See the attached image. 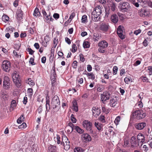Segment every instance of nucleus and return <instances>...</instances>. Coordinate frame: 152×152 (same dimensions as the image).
Returning a JSON list of instances; mask_svg holds the SVG:
<instances>
[{
	"label": "nucleus",
	"instance_id": "obj_5",
	"mask_svg": "<svg viewBox=\"0 0 152 152\" xmlns=\"http://www.w3.org/2000/svg\"><path fill=\"white\" fill-rule=\"evenodd\" d=\"M132 115L135 116L138 119H141L145 118L146 115L142 110H137L134 112L132 114Z\"/></svg>",
	"mask_w": 152,
	"mask_h": 152
},
{
	"label": "nucleus",
	"instance_id": "obj_19",
	"mask_svg": "<svg viewBox=\"0 0 152 152\" xmlns=\"http://www.w3.org/2000/svg\"><path fill=\"white\" fill-rule=\"evenodd\" d=\"M137 139L140 141V143H141V145H142V143L145 142V137L143 134L140 133L137 136Z\"/></svg>",
	"mask_w": 152,
	"mask_h": 152
},
{
	"label": "nucleus",
	"instance_id": "obj_54",
	"mask_svg": "<svg viewBox=\"0 0 152 152\" xmlns=\"http://www.w3.org/2000/svg\"><path fill=\"white\" fill-rule=\"evenodd\" d=\"M27 50L29 52V53L30 55H32L34 53V51L31 48H28Z\"/></svg>",
	"mask_w": 152,
	"mask_h": 152
},
{
	"label": "nucleus",
	"instance_id": "obj_17",
	"mask_svg": "<svg viewBox=\"0 0 152 152\" xmlns=\"http://www.w3.org/2000/svg\"><path fill=\"white\" fill-rule=\"evenodd\" d=\"M101 9V7L100 6L96 7L94 9V10L92 13L93 14L96 15L97 16H99L102 13Z\"/></svg>",
	"mask_w": 152,
	"mask_h": 152
},
{
	"label": "nucleus",
	"instance_id": "obj_28",
	"mask_svg": "<svg viewBox=\"0 0 152 152\" xmlns=\"http://www.w3.org/2000/svg\"><path fill=\"white\" fill-rule=\"evenodd\" d=\"M94 125L98 130L100 131L101 130L102 125L101 123H99L98 122H95Z\"/></svg>",
	"mask_w": 152,
	"mask_h": 152
},
{
	"label": "nucleus",
	"instance_id": "obj_50",
	"mask_svg": "<svg viewBox=\"0 0 152 152\" xmlns=\"http://www.w3.org/2000/svg\"><path fill=\"white\" fill-rule=\"evenodd\" d=\"M118 67L116 66H114L113 69V74L114 75H116L118 71Z\"/></svg>",
	"mask_w": 152,
	"mask_h": 152
},
{
	"label": "nucleus",
	"instance_id": "obj_10",
	"mask_svg": "<svg viewBox=\"0 0 152 152\" xmlns=\"http://www.w3.org/2000/svg\"><path fill=\"white\" fill-rule=\"evenodd\" d=\"M42 12L43 17L47 22L48 23L50 21H53V19L52 18L50 12H49L48 14V15L45 10H42Z\"/></svg>",
	"mask_w": 152,
	"mask_h": 152
},
{
	"label": "nucleus",
	"instance_id": "obj_13",
	"mask_svg": "<svg viewBox=\"0 0 152 152\" xmlns=\"http://www.w3.org/2000/svg\"><path fill=\"white\" fill-rule=\"evenodd\" d=\"M139 15L142 17L149 16V12L144 9H141L139 10L138 12Z\"/></svg>",
	"mask_w": 152,
	"mask_h": 152
},
{
	"label": "nucleus",
	"instance_id": "obj_31",
	"mask_svg": "<svg viewBox=\"0 0 152 152\" xmlns=\"http://www.w3.org/2000/svg\"><path fill=\"white\" fill-rule=\"evenodd\" d=\"M137 1L140 3V5L143 6L144 4H146L148 2V0H137Z\"/></svg>",
	"mask_w": 152,
	"mask_h": 152
},
{
	"label": "nucleus",
	"instance_id": "obj_26",
	"mask_svg": "<svg viewBox=\"0 0 152 152\" xmlns=\"http://www.w3.org/2000/svg\"><path fill=\"white\" fill-rule=\"evenodd\" d=\"M55 63L54 64V66H53L52 69L51 70V77H56V74L55 68Z\"/></svg>",
	"mask_w": 152,
	"mask_h": 152
},
{
	"label": "nucleus",
	"instance_id": "obj_48",
	"mask_svg": "<svg viewBox=\"0 0 152 152\" xmlns=\"http://www.w3.org/2000/svg\"><path fill=\"white\" fill-rule=\"evenodd\" d=\"M120 118L119 116H118L116 117L114 121V122L116 125L118 124V123H119L120 121Z\"/></svg>",
	"mask_w": 152,
	"mask_h": 152
},
{
	"label": "nucleus",
	"instance_id": "obj_22",
	"mask_svg": "<svg viewBox=\"0 0 152 152\" xmlns=\"http://www.w3.org/2000/svg\"><path fill=\"white\" fill-rule=\"evenodd\" d=\"M118 17L116 14H114L111 15V20L115 24L117 23L118 21Z\"/></svg>",
	"mask_w": 152,
	"mask_h": 152
},
{
	"label": "nucleus",
	"instance_id": "obj_51",
	"mask_svg": "<svg viewBox=\"0 0 152 152\" xmlns=\"http://www.w3.org/2000/svg\"><path fill=\"white\" fill-rule=\"evenodd\" d=\"M129 144V141L127 140H124V144L123 145L124 147L128 146V145Z\"/></svg>",
	"mask_w": 152,
	"mask_h": 152
},
{
	"label": "nucleus",
	"instance_id": "obj_56",
	"mask_svg": "<svg viewBox=\"0 0 152 152\" xmlns=\"http://www.w3.org/2000/svg\"><path fill=\"white\" fill-rule=\"evenodd\" d=\"M26 123H23L22 124L19 126V129H22L25 128L26 127Z\"/></svg>",
	"mask_w": 152,
	"mask_h": 152
},
{
	"label": "nucleus",
	"instance_id": "obj_1",
	"mask_svg": "<svg viewBox=\"0 0 152 152\" xmlns=\"http://www.w3.org/2000/svg\"><path fill=\"white\" fill-rule=\"evenodd\" d=\"M119 9L122 12H126L129 10L131 6L129 3L126 2H121L118 4Z\"/></svg>",
	"mask_w": 152,
	"mask_h": 152
},
{
	"label": "nucleus",
	"instance_id": "obj_25",
	"mask_svg": "<svg viewBox=\"0 0 152 152\" xmlns=\"http://www.w3.org/2000/svg\"><path fill=\"white\" fill-rule=\"evenodd\" d=\"M23 12L21 9H19L18 10L17 14V18L18 20H20L21 18H22L23 16Z\"/></svg>",
	"mask_w": 152,
	"mask_h": 152
},
{
	"label": "nucleus",
	"instance_id": "obj_62",
	"mask_svg": "<svg viewBox=\"0 0 152 152\" xmlns=\"http://www.w3.org/2000/svg\"><path fill=\"white\" fill-rule=\"evenodd\" d=\"M148 142H149V145L150 147L152 148V138L151 137H149Z\"/></svg>",
	"mask_w": 152,
	"mask_h": 152
},
{
	"label": "nucleus",
	"instance_id": "obj_35",
	"mask_svg": "<svg viewBox=\"0 0 152 152\" xmlns=\"http://www.w3.org/2000/svg\"><path fill=\"white\" fill-rule=\"evenodd\" d=\"M123 26L121 25L119 26L117 29V31L118 34H121V33H123Z\"/></svg>",
	"mask_w": 152,
	"mask_h": 152
},
{
	"label": "nucleus",
	"instance_id": "obj_6",
	"mask_svg": "<svg viewBox=\"0 0 152 152\" xmlns=\"http://www.w3.org/2000/svg\"><path fill=\"white\" fill-rule=\"evenodd\" d=\"M51 106L53 109H56L60 105V101L57 96H55L52 99Z\"/></svg>",
	"mask_w": 152,
	"mask_h": 152
},
{
	"label": "nucleus",
	"instance_id": "obj_8",
	"mask_svg": "<svg viewBox=\"0 0 152 152\" xmlns=\"http://www.w3.org/2000/svg\"><path fill=\"white\" fill-rule=\"evenodd\" d=\"M2 67L4 71L7 72H9L11 68L10 62L7 60L3 61L2 62Z\"/></svg>",
	"mask_w": 152,
	"mask_h": 152
},
{
	"label": "nucleus",
	"instance_id": "obj_4",
	"mask_svg": "<svg viewBox=\"0 0 152 152\" xmlns=\"http://www.w3.org/2000/svg\"><path fill=\"white\" fill-rule=\"evenodd\" d=\"M83 126L87 131L89 132L91 134H93L92 124L91 122L85 120L83 122Z\"/></svg>",
	"mask_w": 152,
	"mask_h": 152
},
{
	"label": "nucleus",
	"instance_id": "obj_39",
	"mask_svg": "<svg viewBox=\"0 0 152 152\" xmlns=\"http://www.w3.org/2000/svg\"><path fill=\"white\" fill-rule=\"evenodd\" d=\"M33 89L31 88H28L27 90V93L28 94V96L31 97L33 95Z\"/></svg>",
	"mask_w": 152,
	"mask_h": 152
},
{
	"label": "nucleus",
	"instance_id": "obj_53",
	"mask_svg": "<svg viewBox=\"0 0 152 152\" xmlns=\"http://www.w3.org/2000/svg\"><path fill=\"white\" fill-rule=\"evenodd\" d=\"M77 62L76 61H74L72 64V66L74 69H76L77 66Z\"/></svg>",
	"mask_w": 152,
	"mask_h": 152
},
{
	"label": "nucleus",
	"instance_id": "obj_23",
	"mask_svg": "<svg viewBox=\"0 0 152 152\" xmlns=\"http://www.w3.org/2000/svg\"><path fill=\"white\" fill-rule=\"evenodd\" d=\"M72 109L75 112H77L78 110V107L76 101L75 100H74L72 102Z\"/></svg>",
	"mask_w": 152,
	"mask_h": 152
},
{
	"label": "nucleus",
	"instance_id": "obj_60",
	"mask_svg": "<svg viewBox=\"0 0 152 152\" xmlns=\"http://www.w3.org/2000/svg\"><path fill=\"white\" fill-rule=\"evenodd\" d=\"M141 32V30L140 29H138L136 30L134 32V34H135L136 35H137L138 34L140 33Z\"/></svg>",
	"mask_w": 152,
	"mask_h": 152
},
{
	"label": "nucleus",
	"instance_id": "obj_36",
	"mask_svg": "<svg viewBox=\"0 0 152 152\" xmlns=\"http://www.w3.org/2000/svg\"><path fill=\"white\" fill-rule=\"evenodd\" d=\"M75 130L79 133L81 134L84 132V130L77 126H75Z\"/></svg>",
	"mask_w": 152,
	"mask_h": 152
},
{
	"label": "nucleus",
	"instance_id": "obj_14",
	"mask_svg": "<svg viewBox=\"0 0 152 152\" xmlns=\"http://www.w3.org/2000/svg\"><path fill=\"white\" fill-rule=\"evenodd\" d=\"M146 126V124L145 122L136 124L135 125V128L139 130L143 129Z\"/></svg>",
	"mask_w": 152,
	"mask_h": 152
},
{
	"label": "nucleus",
	"instance_id": "obj_2",
	"mask_svg": "<svg viewBox=\"0 0 152 152\" xmlns=\"http://www.w3.org/2000/svg\"><path fill=\"white\" fill-rule=\"evenodd\" d=\"M70 142L66 136L64 135L62 136V142H61V145L64 146V149L67 150L70 148Z\"/></svg>",
	"mask_w": 152,
	"mask_h": 152
},
{
	"label": "nucleus",
	"instance_id": "obj_40",
	"mask_svg": "<svg viewBox=\"0 0 152 152\" xmlns=\"http://www.w3.org/2000/svg\"><path fill=\"white\" fill-rule=\"evenodd\" d=\"M60 137L59 135L58 134L56 135V139L55 140V142H57L58 144H60L61 145V142L60 141Z\"/></svg>",
	"mask_w": 152,
	"mask_h": 152
},
{
	"label": "nucleus",
	"instance_id": "obj_59",
	"mask_svg": "<svg viewBox=\"0 0 152 152\" xmlns=\"http://www.w3.org/2000/svg\"><path fill=\"white\" fill-rule=\"evenodd\" d=\"M34 59L33 58H30V60L29 61V63L32 65H35V64L34 62Z\"/></svg>",
	"mask_w": 152,
	"mask_h": 152
},
{
	"label": "nucleus",
	"instance_id": "obj_29",
	"mask_svg": "<svg viewBox=\"0 0 152 152\" xmlns=\"http://www.w3.org/2000/svg\"><path fill=\"white\" fill-rule=\"evenodd\" d=\"M34 15L36 17H39L40 15V13L39 11V9L36 8L34 11Z\"/></svg>",
	"mask_w": 152,
	"mask_h": 152
},
{
	"label": "nucleus",
	"instance_id": "obj_37",
	"mask_svg": "<svg viewBox=\"0 0 152 152\" xmlns=\"http://www.w3.org/2000/svg\"><path fill=\"white\" fill-rule=\"evenodd\" d=\"M2 20L5 22H7L9 20V18L8 16L6 15H3L2 18Z\"/></svg>",
	"mask_w": 152,
	"mask_h": 152
},
{
	"label": "nucleus",
	"instance_id": "obj_24",
	"mask_svg": "<svg viewBox=\"0 0 152 152\" xmlns=\"http://www.w3.org/2000/svg\"><path fill=\"white\" fill-rule=\"evenodd\" d=\"M117 102L116 99H111L109 103L110 106L111 107H115L117 104Z\"/></svg>",
	"mask_w": 152,
	"mask_h": 152
},
{
	"label": "nucleus",
	"instance_id": "obj_7",
	"mask_svg": "<svg viewBox=\"0 0 152 152\" xmlns=\"http://www.w3.org/2000/svg\"><path fill=\"white\" fill-rule=\"evenodd\" d=\"M10 87V79L8 77L5 76L3 82V88L5 90L9 89Z\"/></svg>",
	"mask_w": 152,
	"mask_h": 152
},
{
	"label": "nucleus",
	"instance_id": "obj_55",
	"mask_svg": "<svg viewBox=\"0 0 152 152\" xmlns=\"http://www.w3.org/2000/svg\"><path fill=\"white\" fill-rule=\"evenodd\" d=\"M80 60L82 62H84L85 61V59L83 57V55L82 54H80L79 55Z\"/></svg>",
	"mask_w": 152,
	"mask_h": 152
},
{
	"label": "nucleus",
	"instance_id": "obj_11",
	"mask_svg": "<svg viewBox=\"0 0 152 152\" xmlns=\"http://www.w3.org/2000/svg\"><path fill=\"white\" fill-rule=\"evenodd\" d=\"M107 5L108 6V8H110L113 12L115 11L116 7V4L112 1H107Z\"/></svg>",
	"mask_w": 152,
	"mask_h": 152
},
{
	"label": "nucleus",
	"instance_id": "obj_34",
	"mask_svg": "<svg viewBox=\"0 0 152 152\" xmlns=\"http://www.w3.org/2000/svg\"><path fill=\"white\" fill-rule=\"evenodd\" d=\"M24 118V115L22 114L17 120V122L18 124H20L23 121Z\"/></svg>",
	"mask_w": 152,
	"mask_h": 152
},
{
	"label": "nucleus",
	"instance_id": "obj_30",
	"mask_svg": "<svg viewBox=\"0 0 152 152\" xmlns=\"http://www.w3.org/2000/svg\"><path fill=\"white\" fill-rule=\"evenodd\" d=\"M84 74H86L89 79H91L92 80H94L95 78L94 75L92 73H87V74H86L84 73V72H83Z\"/></svg>",
	"mask_w": 152,
	"mask_h": 152
},
{
	"label": "nucleus",
	"instance_id": "obj_20",
	"mask_svg": "<svg viewBox=\"0 0 152 152\" xmlns=\"http://www.w3.org/2000/svg\"><path fill=\"white\" fill-rule=\"evenodd\" d=\"M98 46L100 48L105 49L107 47L108 43L105 40H103L99 42L98 44Z\"/></svg>",
	"mask_w": 152,
	"mask_h": 152
},
{
	"label": "nucleus",
	"instance_id": "obj_63",
	"mask_svg": "<svg viewBox=\"0 0 152 152\" xmlns=\"http://www.w3.org/2000/svg\"><path fill=\"white\" fill-rule=\"evenodd\" d=\"M142 79L143 82H148V79L146 77H143L142 78Z\"/></svg>",
	"mask_w": 152,
	"mask_h": 152
},
{
	"label": "nucleus",
	"instance_id": "obj_52",
	"mask_svg": "<svg viewBox=\"0 0 152 152\" xmlns=\"http://www.w3.org/2000/svg\"><path fill=\"white\" fill-rule=\"evenodd\" d=\"M94 38H95L94 41H98V40L99 39V38H100V37H99V35L95 33V34H94Z\"/></svg>",
	"mask_w": 152,
	"mask_h": 152
},
{
	"label": "nucleus",
	"instance_id": "obj_32",
	"mask_svg": "<svg viewBox=\"0 0 152 152\" xmlns=\"http://www.w3.org/2000/svg\"><path fill=\"white\" fill-rule=\"evenodd\" d=\"M56 147L51 145L48 147V150L50 152H56Z\"/></svg>",
	"mask_w": 152,
	"mask_h": 152
},
{
	"label": "nucleus",
	"instance_id": "obj_58",
	"mask_svg": "<svg viewBox=\"0 0 152 152\" xmlns=\"http://www.w3.org/2000/svg\"><path fill=\"white\" fill-rule=\"evenodd\" d=\"M53 18L56 19H57L59 17V15L58 13H55L53 16Z\"/></svg>",
	"mask_w": 152,
	"mask_h": 152
},
{
	"label": "nucleus",
	"instance_id": "obj_42",
	"mask_svg": "<svg viewBox=\"0 0 152 152\" xmlns=\"http://www.w3.org/2000/svg\"><path fill=\"white\" fill-rule=\"evenodd\" d=\"M87 16L86 15L83 16L81 19V22L83 23H84L87 22Z\"/></svg>",
	"mask_w": 152,
	"mask_h": 152
},
{
	"label": "nucleus",
	"instance_id": "obj_16",
	"mask_svg": "<svg viewBox=\"0 0 152 152\" xmlns=\"http://www.w3.org/2000/svg\"><path fill=\"white\" fill-rule=\"evenodd\" d=\"M109 26L107 23H102L100 27V29L103 31H108Z\"/></svg>",
	"mask_w": 152,
	"mask_h": 152
},
{
	"label": "nucleus",
	"instance_id": "obj_9",
	"mask_svg": "<svg viewBox=\"0 0 152 152\" xmlns=\"http://www.w3.org/2000/svg\"><path fill=\"white\" fill-rule=\"evenodd\" d=\"M110 94L108 92H104L103 94H101V99L104 104L105 103L106 101L109 99Z\"/></svg>",
	"mask_w": 152,
	"mask_h": 152
},
{
	"label": "nucleus",
	"instance_id": "obj_41",
	"mask_svg": "<svg viewBox=\"0 0 152 152\" xmlns=\"http://www.w3.org/2000/svg\"><path fill=\"white\" fill-rule=\"evenodd\" d=\"M2 96L3 99L4 100H7L8 98L9 95L8 94L3 92L2 94Z\"/></svg>",
	"mask_w": 152,
	"mask_h": 152
},
{
	"label": "nucleus",
	"instance_id": "obj_49",
	"mask_svg": "<svg viewBox=\"0 0 152 152\" xmlns=\"http://www.w3.org/2000/svg\"><path fill=\"white\" fill-rule=\"evenodd\" d=\"M68 126H69L72 129V132L73 131V129L74 128L75 126L71 122H69L68 124Z\"/></svg>",
	"mask_w": 152,
	"mask_h": 152
},
{
	"label": "nucleus",
	"instance_id": "obj_46",
	"mask_svg": "<svg viewBox=\"0 0 152 152\" xmlns=\"http://www.w3.org/2000/svg\"><path fill=\"white\" fill-rule=\"evenodd\" d=\"M83 150L80 147H76L75 148L74 152H83Z\"/></svg>",
	"mask_w": 152,
	"mask_h": 152
},
{
	"label": "nucleus",
	"instance_id": "obj_12",
	"mask_svg": "<svg viewBox=\"0 0 152 152\" xmlns=\"http://www.w3.org/2000/svg\"><path fill=\"white\" fill-rule=\"evenodd\" d=\"M130 143L132 147H137L139 145L140 142H138L136 137H132L130 140Z\"/></svg>",
	"mask_w": 152,
	"mask_h": 152
},
{
	"label": "nucleus",
	"instance_id": "obj_3",
	"mask_svg": "<svg viewBox=\"0 0 152 152\" xmlns=\"http://www.w3.org/2000/svg\"><path fill=\"white\" fill-rule=\"evenodd\" d=\"M12 78L14 83L15 84L17 87H19L20 86V82L19 75L16 71L12 74Z\"/></svg>",
	"mask_w": 152,
	"mask_h": 152
},
{
	"label": "nucleus",
	"instance_id": "obj_57",
	"mask_svg": "<svg viewBox=\"0 0 152 152\" xmlns=\"http://www.w3.org/2000/svg\"><path fill=\"white\" fill-rule=\"evenodd\" d=\"M16 105V102L15 100H12L11 103V107L13 108L15 107Z\"/></svg>",
	"mask_w": 152,
	"mask_h": 152
},
{
	"label": "nucleus",
	"instance_id": "obj_47",
	"mask_svg": "<svg viewBox=\"0 0 152 152\" xmlns=\"http://www.w3.org/2000/svg\"><path fill=\"white\" fill-rule=\"evenodd\" d=\"M125 82L126 84H129V83L132 81V79L131 78L126 77L124 79Z\"/></svg>",
	"mask_w": 152,
	"mask_h": 152
},
{
	"label": "nucleus",
	"instance_id": "obj_61",
	"mask_svg": "<svg viewBox=\"0 0 152 152\" xmlns=\"http://www.w3.org/2000/svg\"><path fill=\"white\" fill-rule=\"evenodd\" d=\"M104 48H99L98 49V51L99 52L103 53H104L105 52V50L104 49Z\"/></svg>",
	"mask_w": 152,
	"mask_h": 152
},
{
	"label": "nucleus",
	"instance_id": "obj_64",
	"mask_svg": "<svg viewBox=\"0 0 152 152\" xmlns=\"http://www.w3.org/2000/svg\"><path fill=\"white\" fill-rule=\"evenodd\" d=\"M99 119L103 122H105L104 117L103 115H101L99 118Z\"/></svg>",
	"mask_w": 152,
	"mask_h": 152
},
{
	"label": "nucleus",
	"instance_id": "obj_15",
	"mask_svg": "<svg viewBox=\"0 0 152 152\" xmlns=\"http://www.w3.org/2000/svg\"><path fill=\"white\" fill-rule=\"evenodd\" d=\"M81 138L83 140H85V142L90 141L91 140V136L87 133H84L81 135Z\"/></svg>",
	"mask_w": 152,
	"mask_h": 152
},
{
	"label": "nucleus",
	"instance_id": "obj_27",
	"mask_svg": "<svg viewBox=\"0 0 152 152\" xmlns=\"http://www.w3.org/2000/svg\"><path fill=\"white\" fill-rule=\"evenodd\" d=\"M99 18L100 17H99V16H97V15H96L95 14L92 13L91 19L93 21L95 22L99 20Z\"/></svg>",
	"mask_w": 152,
	"mask_h": 152
},
{
	"label": "nucleus",
	"instance_id": "obj_45",
	"mask_svg": "<svg viewBox=\"0 0 152 152\" xmlns=\"http://www.w3.org/2000/svg\"><path fill=\"white\" fill-rule=\"evenodd\" d=\"M71 120L72 122L73 123H75L76 122L77 120L74 116V115L72 114L71 116Z\"/></svg>",
	"mask_w": 152,
	"mask_h": 152
},
{
	"label": "nucleus",
	"instance_id": "obj_43",
	"mask_svg": "<svg viewBox=\"0 0 152 152\" xmlns=\"http://www.w3.org/2000/svg\"><path fill=\"white\" fill-rule=\"evenodd\" d=\"M56 77H53L52 78V77H51V84L53 86H55L56 80Z\"/></svg>",
	"mask_w": 152,
	"mask_h": 152
},
{
	"label": "nucleus",
	"instance_id": "obj_21",
	"mask_svg": "<svg viewBox=\"0 0 152 152\" xmlns=\"http://www.w3.org/2000/svg\"><path fill=\"white\" fill-rule=\"evenodd\" d=\"M46 110L48 111L50 109V100L49 99V96L48 95V94L46 95Z\"/></svg>",
	"mask_w": 152,
	"mask_h": 152
},
{
	"label": "nucleus",
	"instance_id": "obj_44",
	"mask_svg": "<svg viewBox=\"0 0 152 152\" xmlns=\"http://www.w3.org/2000/svg\"><path fill=\"white\" fill-rule=\"evenodd\" d=\"M77 50V47L76 45L75 44L73 45L72 46V50H71V51L72 53H74Z\"/></svg>",
	"mask_w": 152,
	"mask_h": 152
},
{
	"label": "nucleus",
	"instance_id": "obj_33",
	"mask_svg": "<svg viewBox=\"0 0 152 152\" xmlns=\"http://www.w3.org/2000/svg\"><path fill=\"white\" fill-rule=\"evenodd\" d=\"M83 46L84 48H88L90 47V43L87 41H84L83 44Z\"/></svg>",
	"mask_w": 152,
	"mask_h": 152
},
{
	"label": "nucleus",
	"instance_id": "obj_18",
	"mask_svg": "<svg viewBox=\"0 0 152 152\" xmlns=\"http://www.w3.org/2000/svg\"><path fill=\"white\" fill-rule=\"evenodd\" d=\"M93 115L95 116L99 115L100 113V110L97 107H94L92 109Z\"/></svg>",
	"mask_w": 152,
	"mask_h": 152
},
{
	"label": "nucleus",
	"instance_id": "obj_38",
	"mask_svg": "<svg viewBox=\"0 0 152 152\" xmlns=\"http://www.w3.org/2000/svg\"><path fill=\"white\" fill-rule=\"evenodd\" d=\"M104 8L105 9V11L106 12L105 16L108 17L109 15L111 13L110 10V8H108V7H104Z\"/></svg>",
	"mask_w": 152,
	"mask_h": 152
}]
</instances>
